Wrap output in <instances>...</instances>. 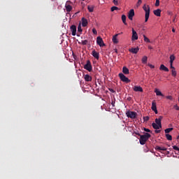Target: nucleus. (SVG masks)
<instances>
[{
    "mask_svg": "<svg viewBox=\"0 0 179 179\" xmlns=\"http://www.w3.org/2000/svg\"><path fill=\"white\" fill-rule=\"evenodd\" d=\"M136 135L140 136L139 142L141 145H145L148 141H149V138H150L151 135L149 133H145L143 135H141V134L137 133Z\"/></svg>",
    "mask_w": 179,
    "mask_h": 179,
    "instance_id": "1",
    "label": "nucleus"
},
{
    "mask_svg": "<svg viewBox=\"0 0 179 179\" xmlns=\"http://www.w3.org/2000/svg\"><path fill=\"white\" fill-rule=\"evenodd\" d=\"M143 10L145 12V22H148L149 20V16H150V6L147 4H144L143 6Z\"/></svg>",
    "mask_w": 179,
    "mask_h": 179,
    "instance_id": "2",
    "label": "nucleus"
},
{
    "mask_svg": "<svg viewBox=\"0 0 179 179\" xmlns=\"http://www.w3.org/2000/svg\"><path fill=\"white\" fill-rule=\"evenodd\" d=\"M126 115L128 118L135 120V118H136V115H138V113H136V112L128 110L127 112H126Z\"/></svg>",
    "mask_w": 179,
    "mask_h": 179,
    "instance_id": "3",
    "label": "nucleus"
},
{
    "mask_svg": "<svg viewBox=\"0 0 179 179\" xmlns=\"http://www.w3.org/2000/svg\"><path fill=\"white\" fill-rule=\"evenodd\" d=\"M119 78L122 82H125V83H129V82H131V80H129V78L125 76L122 73H119Z\"/></svg>",
    "mask_w": 179,
    "mask_h": 179,
    "instance_id": "4",
    "label": "nucleus"
},
{
    "mask_svg": "<svg viewBox=\"0 0 179 179\" xmlns=\"http://www.w3.org/2000/svg\"><path fill=\"white\" fill-rule=\"evenodd\" d=\"M84 69H86V71H88V72H92L93 67L92 66L90 60L87 61V64L84 66Z\"/></svg>",
    "mask_w": 179,
    "mask_h": 179,
    "instance_id": "5",
    "label": "nucleus"
},
{
    "mask_svg": "<svg viewBox=\"0 0 179 179\" xmlns=\"http://www.w3.org/2000/svg\"><path fill=\"white\" fill-rule=\"evenodd\" d=\"M96 44H98L99 47H104V45H106V44H104V41H103V38L100 36L96 38Z\"/></svg>",
    "mask_w": 179,
    "mask_h": 179,
    "instance_id": "6",
    "label": "nucleus"
},
{
    "mask_svg": "<svg viewBox=\"0 0 179 179\" xmlns=\"http://www.w3.org/2000/svg\"><path fill=\"white\" fill-rule=\"evenodd\" d=\"M134 16H135V10L134 9H131L128 13V17L129 20H133Z\"/></svg>",
    "mask_w": 179,
    "mask_h": 179,
    "instance_id": "7",
    "label": "nucleus"
},
{
    "mask_svg": "<svg viewBox=\"0 0 179 179\" xmlns=\"http://www.w3.org/2000/svg\"><path fill=\"white\" fill-rule=\"evenodd\" d=\"M138 33H136V31L132 29V36H131V41H135V40H138Z\"/></svg>",
    "mask_w": 179,
    "mask_h": 179,
    "instance_id": "8",
    "label": "nucleus"
},
{
    "mask_svg": "<svg viewBox=\"0 0 179 179\" xmlns=\"http://www.w3.org/2000/svg\"><path fill=\"white\" fill-rule=\"evenodd\" d=\"M92 55L96 59H99V58H100V54L98 52H96L95 50H92Z\"/></svg>",
    "mask_w": 179,
    "mask_h": 179,
    "instance_id": "9",
    "label": "nucleus"
},
{
    "mask_svg": "<svg viewBox=\"0 0 179 179\" xmlns=\"http://www.w3.org/2000/svg\"><path fill=\"white\" fill-rule=\"evenodd\" d=\"M163 120V116H159V118L155 119V124L162 127V120Z\"/></svg>",
    "mask_w": 179,
    "mask_h": 179,
    "instance_id": "10",
    "label": "nucleus"
},
{
    "mask_svg": "<svg viewBox=\"0 0 179 179\" xmlns=\"http://www.w3.org/2000/svg\"><path fill=\"white\" fill-rule=\"evenodd\" d=\"M65 8L66 12L69 13L71 10H72V6L69 5V1H67L65 5Z\"/></svg>",
    "mask_w": 179,
    "mask_h": 179,
    "instance_id": "11",
    "label": "nucleus"
},
{
    "mask_svg": "<svg viewBox=\"0 0 179 179\" xmlns=\"http://www.w3.org/2000/svg\"><path fill=\"white\" fill-rule=\"evenodd\" d=\"M133 90L134 92H141V93L142 92H143V89L142 88V87L136 85L133 87Z\"/></svg>",
    "mask_w": 179,
    "mask_h": 179,
    "instance_id": "12",
    "label": "nucleus"
},
{
    "mask_svg": "<svg viewBox=\"0 0 179 179\" xmlns=\"http://www.w3.org/2000/svg\"><path fill=\"white\" fill-rule=\"evenodd\" d=\"M70 29L71 31L72 32V36H76V26L71 25Z\"/></svg>",
    "mask_w": 179,
    "mask_h": 179,
    "instance_id": "13",
    "label": "nucleus"
},
{
    "mask_svg": "<svg viewBox=\"0 0 179 179\" xmlns=\"http://www.w3.org/2000/svg\"><path fill=\"white\" fill-rule=\"evenodd\" d=\"M130 52H132V54H138V52L139 51V48H134L129 50Z\"/></svg>",
    "mask_w": 179,
    "mask_h": 179,
    "instance_id": "14",
    "label": "nucleus"
},
{
    "mask_svg": "<svg viewBox=\"0 0 179 179\" xmlns=\"http://www.w3.org/2000/svg\"><path fill=\"white\" fill-rule=\"evenodd\" d=\"M155 150H157L158 152H160L162 150L166 151V150H167V148H166L164 147H160L159 145H156L155 146Z\"/></svg>",
    "mask_w": 179,
    "mask_h": 179,
    "instance_id": "15",
    "label": "nucleus"
},
{
    "mask_svg": "<svg viewBox=\"0 0 179 179\" xmlns=\"http://www.w3.org/2000/svg\"><path fill=\"white\" fill-rule=\"evenodd\" d=\"M154 13V15H155V16H158V17H160L161 15H162V10L160 9H157V10H155L153 11Z\"/></svg>",
    "mask_w": 179,
    "mask_h": 179,
    "instance_id": "16",
    "label": "nucleus"
},
{
    "mask_svg": "<svg viewBox=\"0 0 179 179\" xmlns=\"http://www.w3.org/2000/svg\"><path fill=\"white\" fill-rule=\"evenodd\" d=\"M118 34H117L113 36L112 40H113V42L114 43V44H118V39L117 38V37H118Z\"/></svg>",
    "mask_w": 179,
    "mask_h": 179,
    "instance_id": "17",
    "label": "nucleus"
},
{
    "mask_svg": "<svg viewBox=\"0 0 179 179\" xmlns=\"http://www.w3.org/2000/svg\"><path fill=\"white\" fill-rule=\"evenodd\" d=\"M84 79L85 82H92V76L88 74L84 76Z\"/></svg>",
    "mask_w": 179,
    "mask_h": 179,
    "instance_id": "18",
    "label": "nucleus"
},
{
    "mask_svg": "<svg viewBox=\"0 0 179 179\" xmlns=\"http://www.w3.org/2000/svg\"><path fill=\"white\" fill-rule=\"evenodd\" d=\"M159 69L160 71H164V72H169V68L166 67L164 64H161Z\"/></svg>",
    "mask_w": 179,
    "mask_h": 179,
    "instance_id": "19",
    "label": "nucleus"
},
{
    "mask_svg": "<svg viewBox=\"0 0 179 179\" xmlns=\"http://www.w3.org/2000/svg\"><path fill=\"white\" fill-rule=\"evenodd\" d=\"M122 72L124 75H129V69L127 66H123Z\"/></svg>",
    "mask_w": 179,
    "mask_h": 179,
    "instance_id": "20",
    "label": "nucleus"
},
{
    "mask_svg": "<svg viewBox=\"0 0 179 179\" xmlns=\"http://www.w3.org/2000/svg\"><path fill=\"white\" fill-rule=\"evenodd\" d=\"M82 26L83 27H86V26H87V20L85 17L82 18Z\"/></svg>",
    "mask_w": 179,
    "mask_h": 179,
    "instance_id": "21",
    "label": "nucleus"
},
{
    "mask_svg": "<svg viewBox=\"0 0 179 179\" xmlns=\"http://www.w3.org/2000/svg\"><path fill=\"white\" fill-rule=\"evenodd\" d=\"M155 93H156L157 96H161L162 97H163L164 95L162 93V92H160V90H159V89L156 88L155 90Z\"/></svg>",
    "mask_w": 179,
    "mask_h": 179,
    "instance_id": "22",
    "label": "nucleus"
},
{
    "mask_svg": "<svg viewBox=\"0 0 179 179\" xmlns=\"http://www.w3.org/2000/svg\"><path fill=\"white\" fill-rule=\"evenodd\" d=\"M152 128H154V129H160V128H162V127H160V125L157 124V123L153 122L152 124Z\"/></svg>",
    "mask_w": 179,
    "mask_h": 179,
    "instance_id": "23",
    "label": "nucleus"
},
{
    "mask_svg": "<svg viewBox=\"0 0 179 179\" xmlns=\"http://www.w3.org/2000/svg\"><path fill=\"white\" fill-rule=\"evenodd\" d=\"M151 108H152V111H153L154 110L157 109V107L156 106V103H155V101H153L152 102V107H151Z\"/></svg>",
    "mask_w": 179,
    "mask_h": 179,
    "instance_id": "24",
    "label": "nucleus"
},
{
    "mask_svg": "<svg viewBox=\"0 0 179 179\" xmlns=\"http://www.w3.org/2000/svg\"><path fill=\"white\" fill-rule=\"evenodd\" d=\"M122 20L124 24H127V16L125 15H122Z\"/></svg>",
    "mask_w": 179,
    "mask_h": 179,
    "instance_id": "25",
    "label": "nucleus"
},
{
    "mask_svg": "<svg viewBox=\"0 0 179 179\" xmlns=\"http://www.w3.org/2000/svg\"><path fill=\"white\" fill-rule=\"evenodd\" d=\"M87 9L89 10V12L92 13L94 10V6H87Z\"/></svg>",
    "mask_w": 179,
    "mask_h": 179,
    "instance_id": "26",
    "label": "nucleus"
},
{
    "mask_svg": "<svg viewBox=\"0 0 179 179\" xmlns=\"http://www.w3.org/2000/svg\"><path fill=\"white\" fill-rule=\"evenodd\" d=\"M174 59H176V57L174 55H171L170 56V64H173V62H174Z\"/></svg>",
    "mask_w": 179,
    "mask_h": 179,
    "instance_id": "27",
    "label": "nucleus"
},
{
    "mask_svg": "<svg viewBox=\"0 0 179 179\" xmlns=\"http://www.w3.org/2000/svg\"><path fill=\"white\" fill-rule=\"evenodd\" d=\"M173 128L171 127V128H168V129H166L165 130H164V132H165V134H170V132L171 131H173Z\"/></svg>",
    "mask_w": 179,
    "mask_h": 179,
    "instance_id": "28",
    "label": "nucleus"
},
{
    "mask_svg": "<svg viewBox=\"0 0 179 179\" xmlns=\"http://www.w3.org/2000/svg\"><path fill=\"white\" fill-rule=\"evenodd\" d=\"M146 62H148V57L144 56V57L142 58V63H143V64H146Z\"/></svg>",
    "mask_w": 179,
    "mask_h": 179,
    "instance_id": "29",
    "label": "nucleus"
},
{
    "mask_svg": "<svg viewBox=\"0 0 179 179\" xmlns=\"http://www.w3.org/2000/svg\"><path fill=\"white\" fill-rule=\"evenodd\" d=\"M171 72H172L171 73L172 76H174V77L177 76V71H176V69H172Z\"/></svg>",
    "mask_w": 179,
    "mask_h": 179,
    "instance_id": "30",
    "label": "nucleus"
},
{
    "mask_svg": "<svg viewBox=\"0 0 179 179\" xmlns=\"http://www.w3.org/2000/svg\"><path fill=\"white\" fill-rule=\"evenodd\" d=\"M143 38L145 43H150V39L146 37V35H143Z\"/></svg>",
    "mask_w": 179,
    "mask_h": 179,
    "instance_id": "31",
    "label": "nucleus"
},
{
    "mask_svg": "<svg viewBox=\"0 0 179 179\" xmlns=\"http://www.w3.org/2000/svg\"><path fill=\"white\" fill-rule=\"evenodd\" d=\"M166 138L168 141H172L173 140V136L170 134H166Z\"/></svg>",
    "mask_w": 179,
    "mask_h": 179,
    "instance_id": "32",
    "label": "nucleus"
},
{
    "mask_svg": "<svg viewBox=\"0 0 179 179\" xmlns=\"http://www.w3.org/2000/svg\"><path fill=\"white\" fill-rule=\"evenodd\" d=\"M87 43H88L87 40H84L81 41V44L83 45H87Z\"/></svg>",
    "mask_w": 179,
    "mask_h": 179,
    "instance_id": "33",
    "label": "nucleus"
},
{
    "mask_svg": "<svg viewBox=\"0 0 179 179\" xmlns=\"http://www.w3.org/2000/svg\"><path fill=\"white\" fill-rule=\"evenodd\" d=\"M114 10H118V7L117 6L111 7V12H114Z\"/></svg>",
    "mask_w": 179,
    "mask_h": 179,
    "instance_id": "34",
    "label": "nucleus"
},
{
    "mask_svg": "<svg viewBox=\"0 0 179 179\" xmlns=\"http://www.w3.org/2000/svg\"><path fill=\"white\" fill-rule=\"evenodd\" d=\"M78 31L79 33H82V26L80 24H79L78 27Z\"/></svg>",
    "mask_w": 179,
    "mask_h": 179,
    "instance_id": "35",
    "label": "nucleus"
},
{
    "mask_svg": "<svg viewBox=\"0 0 179 179\" xmlns=\"http://www.w3.org/2000/svg\"><path fill=\"white\" fill-rule=\"evenodd\" d=\"M143 121L144 122H147V121H149V116L143 117Z\"/></svg>",
    "mask_w": 179,
    "mask_h": 179,
    "instance_id": "36",
    "label": "nucleus"
},
{
    "mask_svg": "<svg viewBox=\"0 0 179 179\" xmlns=\"http://www.w3.org/2000/svg\"><path fill=\"white\" fill-rule=\"evenodd\" d=\"M160 5V0H156L155 6H159Z\"/></svg>",
    "mask_w": 179,
    "mask_h": 179,
    "instance_id": "37",
    "label": "nucleus"
},
{
    "mask_svg": "<svg viewBox=\"0 0 179 179\" xmlns=\"http://www.w3.org/2000/svg\"><path fill=\"white\" fill-rule=\"evenodd\" d=\"M173 149H174V150H178L179 152V148L177 145H173Z\"/></svg>",
    "mask_w": 179,
    "mask_h": 179,
    "instance_id": "38",
    "label": "nucleus"
},
{
    "mask_svg": "<svg viewBox=\"0 0 179 179\" xmlns=\"http://www.w3.org/2000/svg\"><path fill=\"white\" fill-rule=\"evenodd\" d=\"M113 3H114V5H115L116 6H118V0H113Z\"/></svg>",
    "mask_w": 179,
    "mask_h": 179,
    "instance_id": "39",
    "label": "nucleus"
},
{
    "mask_svg": "<svg viewBox=\"0 0 179 179\" xmlns=\"http://www.w3.org/2000/svg\"><path fill=\"white\" fill-rule=\"evenodd\" d=\"M141 3H142V0H138L137 2V6H141Z\"/></svg>",
    "mask_w": 179,
    "mask_h": 179,
    "instance_id": "40",
    "label": "nucleus"
},
{
    "mask_svg": "<svg viewBox=\"0 0 179 179\" xmlns=\"http://www.w3.org/2000/svg\"><path fill=\"white\" fill-rule=\"evenodd\" d=\"M92 33H93L94 34H97V30H96L95 28H93V29H92Z\"/></svg>",
    "mask_w": 179,
    "mask_h": 179,
    "instance_id": "41",
    "label": "nucleus"
},
{
    "mask_svg": "<svg viewBox=\"0 0 179 179\" xmlns=\"http://www.w3.org/2000/svg\"><path fill=\"white\" fill-rule=\"evenodd\" d=\"M166 99H167L168 100H173V96H166Z\"/></svg>",
    "mask_w": 179,
    "mask_h": 179,
    "instance_id": "42",
    "label": "nucleus"
},
{
    "mask_svg": "<svg viewBox=\"0 0 179 179\" xmlns=\"http://www.w3.org/2000/svg\"><path fill=\"white\" fill-rule=\"evenodd\" d=\"M173 108L177 110V111H179V106H178L177 105H175L173 106Z\"/></svg>",
    "mask_w": 179,
    "mask_h": 179,
    "instance_id": "43",
    "label": "nucleus"
},
{
    "mask_svg": "<svg viewBox=\"0 0 179 179\" xmlns=\"http://www.w3.org/2000/svg\"><path fill=\"white\" fill-rule=\"evenodd\" d=\"M109 92H111V93H115V91L113 88H109Z\"/></svg>",
    "mask_w": 179,
    "mask_h": 179,
    "instance_id": "44",
    "label": "nucleus"
},
{
    "mask_svg": "<svg viewBox=\"0 0 179 179\" xmlns=\"http://www.w3.org/2000/svg\"><path fill=\"white\" fill-rule=\"evenodd\" d=\"M144 131H145V132H152V131H150V129H146V128H144Z\"/></svg>",
    "mask_w": 179,
    "mask_h": 179,
    "instance_id": "45",
    "label": "nucleus"
},
{
    "mask_svg": "<svg viewBox=\"0 0 179 179\" xmlns=\"http://www.w3.org/2000/svg\"><path fill=\"white\" fill-rule=\"evenodd\" d=\"M148 66H150V68H151L152 69H154L155 66H153L152 64H148Z\"/></svg>",
    "mask_w": 179,
    "mask_h": 179,
    "instance_id": "46",
    "label": "nucleus"
},
{
    "mask_svg": "<svg viewBox=\"0 0 179 179\" xmlns=\"http://www.w3.org/2000/svg\"><path fill=\"white\" fill-rule=\"evenodd\" d=\"M170 68H171V69H176V68H174V66H173V64H170Z\"/></svg>",
    "mask_w": 179,
    "mask_h": 179,
    "instance_id": "47",
    "label": "nucleus"
},
{
    "mask_svg": "<svg viewBox=\"0 0 179 179\" xmlns=\"http://www.w3.org/2000/svg\"><path fill=\"white\" fill-rule=\"evenodd\" d=\"M111 104H112L113 107H115V101H112Z\"/></svg>",
    "mask_w": 179,
    "mask_h": 179,
    "instance_id": "48",
    "label": "nucleus"
},
{
    "mask_svg": "<svg viewBox=\"0 0 179 179\" xmlns=\"http://www.w3.org/2000/svg\"><path fill=\"white\" fill-rule=\"evenodd\" d=\"M155 134H160V130H155Z\"/></svg>",
    "mask_w": 179,
    "mask_h": 179,
    "instance_id": "49",
    "label": "nucleus"
},
{
    "mask_svg": "<svg viewBox=\"0 0 179 179\" xmlns=\"http://www.w3.org/2000/svg\"><path fill=\"white\" fill-rule=\"evenodd\" d=\"M152 111H154V113H155V114H157V109H154V110H152Z\"/></svg>",
    "mask_w": 179,
    "mask_h": 179,
    "instance_id": "50",
    "label": "nucleus"
},
{
    "mask_svg": "<svg viewBox=\"0 0 179 179\" xmlns=\"http://www.w3.org/2000/svg\"><path fill=\"white\" fill-rule=\"evenodd\" d=\"M114 51H115V52L116 54H118V50H117V49H115Z\"/></svg>",
    "mask_w": 179,
    "mask_h": 179,
    "instance_id": "51",
    "label": "nucleus"
},
{
    "mask_svg": "<svg viewBox=\"0 0 179 179\" xmlns=\"http://www.w3.org/2000/svg\"><path fill=\"white\" fill-rule=\"evenodd\" d=\"M173 23L176 22V15L174 16V18H173Z\"/></svg>",
    "mask_w": 179,
    "mask_h": 179,
    "instance_id": "52",
    "label": "nucleus"
},
{
    "mask_svg": "<svg viewBox=\"0 0 179 179\" xmlns=\"http://www.w3.org/2000/svg\"><path fill=\"white\" fill-rule=\"evenodd\" d=\"M172 31H173V33H176V29H172Z\"/></svg>",
    "mask_w": 179,
    "mask_h": 179,
    "instance_id": "53",
    "label": "nucleus"
},
{
    "mask_svg": "<svg viewBox=\"0 0 179 179\" xmlns=\"http://www.w3.org/2000/svg\"><path fill=\"white\" fill-rule=\"evenodd\" d=\"M148 48H149L150 50H152V47H150V46H149Z\"/></svg>",
    "mask_w": 179,
    "mask_h": 179,
    "instance_id": "54",
    "label": "nucleus"
},
{
    "mask_svg": "<svg viewBox=\"0 0 179 179\" xmlns=\"http://www.w3.org/2000/svg\"><path fill=\"white\" fill-rule=\"evenodd\" d=\"M83 1H85V0H83Z\"/></svg>",
    "mask_w": 179,
    "mask_h": 179,
    "instance_id": "55",
    "label": "nucleus"
}]
</instances>
